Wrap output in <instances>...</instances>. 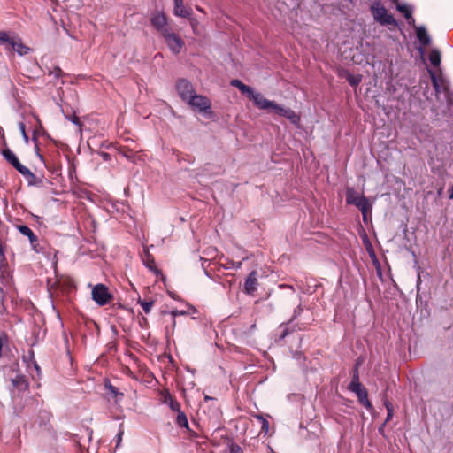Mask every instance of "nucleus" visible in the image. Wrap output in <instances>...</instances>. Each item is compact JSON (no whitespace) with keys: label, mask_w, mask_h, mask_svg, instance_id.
I'll return each instance as SVG.
<instances>
[{"label":"nucleus","mask_w":453,"mask_h":453,"mask_svg":"<svg viewBox=\"0 0 453 453\" xmlns=\"http://www.w3.org/2000/svg\"><path fill=\"white\" fill-rule=\"evenodd\" d=\"M16 228L18 231L24 236H27L29 240L31 249L36 252L40 253L42 251L43 248L40 245L38 237L34 234V232L25 225H17Z\"/></svg>","instance_id":"nucleus-10"},{"label":"nucleus","mask_w":453,"mask_h":453,"mask_svg":"<svg viewBox=\"0 0 453 453\" xmlns=\"http://www.w3.org/2000/svg\"><path fill=\"white\" fill-rule=\"evenodd\" d=\"M177 417H176V424L180 426V427H184V428H187L188 429V418L186 416V414L181 411V409L180 411H177Z\"/></svg>","instance_id":"nucleus-22"},{"label":"nucleus","mask_w":453,"mask_h":453,"mask_svg":"<svg viewBox=\"0 0 453 453\" xmlns=\"http://www.w3.org/2000/svg\"><path fill=\"white\" fill-rule=\"evenodd\" d=\"M303 311V308L301 304H299L295 310H294V312H293V315L291 317V319H289V321L288 322V324L291 323L292 321H294L296 319H297L301 314L302 312Z\"/></svg>","instance_id":"nucleus-30"},{"label":"nucleus","mask_w":453,"mask_h":453,"mask_svg":"<svg viewBox=\"0 0 453 453\" xmlns=\"http://www.w3.org/2000/svg\"><path fill=\"white\" fill-rule=\"evenodd\" d=\"M196 9H197L199 12H203V10L202 8L198 7V6L196 7Z\"/></svg>","instance_id":"nucleus-52"},{"label":"nucleus","mask_w":453,"mask_h":453,"mask_svg":"<svg viewBox=\"0 0 453 453\" xmlns=\"http://www.w3.org/2000/svg\"><path fill=\"white\" fill-rule=\"evenodd\" d=\"M441 193H442V188H441L438 190V195L440 196V195H441Z\"/></svg>","instance_id":"nucleus-49"},{"label":"nucleus","mask_w":453,"mask_h":453,"mask_svg":"<svg viewBox=\"0 0 453 453\" xmlns=\"http://www.w3.org/2000/svg\"><path fill=\"white\" fill-rule=\"evenodd\" d=\"M365 388L360 383V381H350L349 385V389L357 394V392H360Z\"/></svg>","instance_id":"nucleus-26"},{"label":"nucleus","mask_w":453,"mask_h":453,"mask_svg":"<svg viewBox=\"0 0 453 453\" xmlns=\"http://www.w3.org/2000/svg\"><path fill=\"white\" fill-rule=\"evenodd\" d=\"M347 80H348L349 85L355 87V86H357L360 83L361 77L360 76H354V75L349 74Z\"/></svg>","instance_id":"nucleus-31"},{"label":"nucleus","mask_w":453,"mask_h":453,"mask_svg":"<svg viewBox=\"0 0 453 453\" xmlns=\"http://www.w3.org/2000/svg\"><path fill=\"white\" fill-rule=\"evenodd\" d=\"M195 23H196V21H195V20H192V21H191V25H192V27H193V28H194V29H195V27H196V24H195Z\"/></svg>","instance_id":"nucleus-48"},{"label":"nucleus","mask_w":453,"mask_h":453,"mask_svg":"<svg viewBox=\"0 0 453 453\" xmlns=\"http://www.w3.org/2000/svg\"><path fill=\"white\" fill-rule=\"evenodd\" d=\"M176 90L179 96L185 103H187L195 93L192 83L186 79H180L177 81Z\"/></svg>","instance_id":"nucleus-8"},{"label":"nucleus","mask_w":453,"mask_h":453,"mask_svg":"<svg viewBox=\"0 0 453 453\" xmlns=\"http://www.w3.org/2000/svg\"><path fill=\"white\" fill-rule=\"evenodd\" d=\"M187 104L191 108L200 112H207L211 106V101L208 97L202 95H197L196 92L187 102Z\"/></svg>","instance_id":"nucleus-6"},{"label":"nucleus","mask_w":453,"mask_h":453,"mask_svg":"<svg viewBox=\"0 0 453 453\" xmlns=\"http://www.w3.org/2000/svg\"><path fill=\"white\" fill-rule=\"evenodd\" d=\"M162 37L165 39V42L173 53L178 54L180 52L182 47L184 46V42L180 35L173 33L172 29H170L165 34H164Z\"/></svg>","instance_id":"nucleus-7"},{"label":"nucleus","mask_w":453,"mask_h":453,"mask_svg":"<svg viewBox=\"0 0 453 453\" xmlns=\"http://www.w3.org/2000/svg\"><path fill=\"white\" fill-rule=\"evenodd\" d=\"M231 86L238 88L242 94H245L248 97L252 93L253 88L248 85H245L240 80L234 79L230 81Z\"/></svg>","instance_id":"nucleus-18"},{"label":"nucleus","mask_w":453,"mask_h":453,"mask_svg":"<svg viewBox=\"0 0 453 453\" xmlns=\"http://www.w3.org/2000/svg\"><path fill=\"white\" fill-rule=\"evenodd\" d=\"M14 51L23 56L28 53L30 49L25 46L19 38H12V41L10 44Z\"/></svg>","instance_id":"nucleus-15"},{"label":"nucleus","mask_w":453,"mask_h":453,"mask_svg":"<svg viewBox=\"0 0 453 453\" xmlns=\"http://www.w3.org/2000/svg\"><path fill=\"white\" fill-rule=\"evenodd\" d=\"M385 406H386V409L388 411L386 421H388L391 419V418L393 416V407H392V404L388 402L385 403Z\"/></svg>","instance_id":"nucleus-36"},{"label":"nucleus","mask_w":453,"mask_h":453,"mask_svg":"<svg viewBox=\"0 0 453 453\" xmlns=\"http://www.w3.org/2000/svg\"><path fill=\"white\" fill-rule=\"evenodd\" d=\"M267 426H268V422L265 419H263V428Z\"/></svg>","instance_id":"nucleus-46"},{"label":"nucleus","mask_w":453,"mask_h":453,"mask_svg":"<svg viewBox=\"0 0 453 453\" xmlns=\"http://www.w3.org/2000/svg\"><path fill=\"white\" fill-rule=\"evenodd\" d=\"M123 156L127 159L132 160L134 158V152L131 150H126L123 151Z\"/></svg>","instance_id":"nucleus-41"},{"label":"nucleus","mask_w":453,"mask_h":453,"mask_svg":"<svg viewBox=\"0 0 453 453\" xmlns=\"http://www.w3.org/2000/svg\"><path fill=\"white\" fill-rule=\"evenodd\" d=\"M449 199H453V186L450 188V189L449 190Z\"/></svg>","instance_id":"nucleus-45"},{"label":"nucleus","mask_w":453,"mask_h":453,"mask_svg":"<svg viewBox=\"0 0 453 453\" xmlns=\"http://www.w3.org/2000/svg\"><path fill=\"white\" fill-rule=\"evenodd\" d=\"M419 283H420V278L418 277V283H417L418 287L419 286Z\"/></svg>","instance_id":"nucleus-53"},{"label":"nucleus","mask_w":453,"mask_h":453,"mask_svg":"<svg viewBox=\"0 0 453 453\" xmlns=\"http://www.w3.org/2000/svg\"><path fill=\"white\" fill-rule=\"evenodd\" d=\"M91 296L93 301L99 306H104L113 299V296L109 291V288L102 283L93 287Z\"/></svg>","instance_id":"nucleus-2"},{"label":"nucleus","mask_w":453,"mask_h":453,"mask_svg":"<svg viewBox=\"0 0 453 453\" xmlns=\"http://www.w3.org/2000/svg\"><path fill=\"white\" fill-rule=\"evenodd\" d=\"M123 434H124V430H123V425L121 424L119 426V433L116 435V438L114 439V441H116V448L120 446L121 441H122Z\"/></svg>","instance_id":"nucleus-32"},{"label":"nucleus","mask_w":453,"mask_h":453,"mask_svg":"<svg viewBox=\"0 0 453 453\" xmlns=\"http://www.w3.org/2000/svg\"><path fill=\"white\" fill-rule=\"evenodd\" d=\"M428 73L436 94L444 93L449 97V83L443 77L441 71L440 70V73L437 74L434 71L428 69Z\"/></svg>","instance_id":"nucleus-4"},{"label":"nucleus","mask_w":453,"mask_h":453,"mask_svg":"<svg viewBox=\"0 0 453 453\" xmlns=\"http://www.w3.org/2000/svg\"><path fill=\"white\" fill-rule=\"evenodd\" d=\"M371 12L373 19L382 26H395L397 24L395 19L388 13L387 9L380 4H373L371 6Z\"/></svg>","instance_id":"nucleus-3"},{"label":"nucleus","mask_w":453,"mask_h":453,"mask_svg":"<svg viewBox=\"0 0 453 453\" xmlns=\"http://www.w3.org/2000/svg\"><path fill=\"white\" fill-rule=\"evenodd\" d=\"M358 365L359 363H357L355 368L352 372V380L351 381H359V373H358Z\"/></svg>","instance_id":"nucleus-37"},{"label":"nucleus","mask_w":453,"mask_h":453,"mask_svg":"<svg viewBox=\"0 0 453 453\" xmlns=\"http://www.w3.org/2000/svg\"><path fill=\"white\" fill-rule=\"evenodd\" d=\"M188 158H185L184 157L180 158L179 160L181 161V160H185V161H188V163H193L194 162V157H190V156H187Z\"/></svg>","instance_id":"nucleus-44"},{"label":"nucleus","mask_w":453,"mask_h":453,"mask_svg":"<svg viewBox=\"0 0 453 453\" xmlns=\"http://www.w3.org/2000/svg\"><path fill=\"white\" fill-rule=\"evenodd\" d=\"M1 154L3 155L4 159L9 164H11L19 173L25 172V173H27V167H26L19 162L17 156L9 148L3 149Z\"/></svg>","instance_id":"nucleus-11"},{"label":"nucleus","mask_w":453,"mask_h":453,"mask_svg":"<svg viewBox=\"0 0 453 453\" xmlns=\"http://www.w3.org/2000/svg\"><path fill=\"white\" fill-rule=\"evenodd\" d=\"M33 217L36 219V221H39V216L33 215Z\"/></svg>","instance_id":"nucleus-50"},{"label":"nucleus","mask_w":453,"mask_h":453,"mask_svg":"<svg viewBox=\"0 0 453 453\" xmlns=\"http://www.w3.org/2000/svg\"><path fill=\"white\" fill-rule=\"evenodd\" d=\"M65 119H67L68 120H70L71 122H73V124H75L76 126H79L81 127V123L79 119V118L73 114V115H68V114H65Z\"/></svg>","instance_id":"nucleus-35"},{"label":"nucleus","mask_w":453,"mask_h":453,"mask_svg":"<svg viewBox=\"0 0 453 453\" xmlns=\"http://www.w3.org/2000/svg\"><path fill=\"white\" fill-rule=\"evenodd\" d=\"M12 38L13 37H10L7 33L5 32H0V42L4 43V42H7L9 44H11L12 41Z\"/></svg>","instance_id":"nucleus-34"},{"label":"nucleus","mask_w":453,"mask_h":453,"mask_svg":"<svg viewBox=\"0 0 453 453\" xmlns=\"http://www.w3.org/2000/svg\"><path fill=\"white\" fill-rule=\"evenodd\" d=\"M356 395L357 396L358 402L367 410H372V403L368 399V393L366 388L363 389L360 392H357Z\"/></svg>","instance_id":"nucleus-19"},{"label":"nucleus","mask_w":453,"mask_h":453,"mask_svg":"<svg viewBox=\"0 0 453 453\" xmlns=\"http://www.w3.org/2000/svg\"><path fill=\"white\" fill-rule=\"evenodd\" d=\"M248 98L253 102L257 108L274 112L289 119L293 124H296L300 120L299 116L293 110L278 104L274 101L266 99L261 93L256 92L254 89Z\"/></svg>","instance_id":"nucleus-1"},{"label":"nucleus","mask_w":453,"mask_h":453,"mask_svg":"<svg viewBox=\"0 0 453 453\" xmlns=\"http://www.w3.org/2000/svg\"><path fill=\"white\" fill-rule=\"evenodd\" d=\"M173 13L181 18H189L191 12L184 7L183 1L174 2Z\"/></svg>","instance_id":"nucleus-16"},{"label":"nucleus","mask_w":453,"mask_h":453,"mask_svg":"<svg viewBox=\"0 0 453 453\" xmlns=\"http://www.w3.org/2000/svg\"><path fill=\"white\" fill-rule=\"evenodd\" d=\"M19 173L25 177L28 185H36L37 184L36 176L28 168H27V173H25V172Z\"/></svg>","instance_id":"nucleus-24"},{"label":"nucleus","mask_w":453,"mask_h":453,"mask_svg":"<svg viewBox=\"0 0 453 453\" xmlns=\"http://www.w3.org/2000/svg\"><path fill=\"white\" fill-rule=\"evenodd\" d=\"M369 200L364 196L358 194L353 188H347L346 189V203L347 204L360 207L361 204L365 203Z\"/></svg>","instance_id":"nucleus-12"},{"label":"nucleus","mask_w":453,"mask_h":453,"mask_svg":"<svg viewBox=\"0 0 453 453\" xmlns=\"http://www.w3.org/2000/svg\"><path fill=\"white\" fill-rule=\"evenodd\" d=\"M35 368H36L37 370H39V366H38V365H37L36 363H35Z\"/></svg>","instance_id":"nucleus-54"},{"label":"nucleus","mask_w":453,"mask_h":453,"mask_svg":"<svg viewBox=\"0 0 453 453\" xmlns=\"http://www.w3.org/2000/svg\"><path fill=\"white\" fill-rule=\"evenodd\" d=\"M257 287V272L252 271L249 273L244 283V292L248 295H252Z\"/></svg>","instance_id":"nucleus-14"},{"label":"nucleus","mask_w":453,"mask_h":453,"mask_svg":"<svg viewBox=\"0 0 453 453\" xmlns=\"http://www.w3.org/2000/svg\"><path fill=\"white\" fill-rule=\"evenodd\" d=\"M150 23L161 35L171 29L167 24V18L163 12H153L150 15Z\"/></svg>","instance_id":"nucleus-5"},{"label":"nucleus","mask_w":453,"mask_h":453,"mask_svg":"<svg viewBox=\"0 0 453 453\" xmlns=\"http://www.w3.org/2000/svg\"><path fill=\"white\" fill-rule=\"evenodd\" d=\"M430 64L434 67H440L441 65V52L438 49H433L429 54Z\"/></svg>","instance_id":"nucleus-21"},{"label":"nucleus","mask_w":453,"mask_h":453,"mask_svg":"<svg viewBox=\"0 0 453 453\" xmlns=\"http://www.w3.org/2000/svg\"><path fill=\"white\" fill-rule=\"evenodd\" d=\"M163 403L167 404L173 411L180 410V403L169 393L163 396Z\"/></svg>","instance_id":"nucleus-17"},{"label":"nucleus","mask_w":453,"mask_h":453,"mask_svg":"<svg viewBox=\"0 0 453 453\" xmlns=\"http://www.w3.org/2000/svg\"><path fill=\"white\" fill-rule=\"evenodd\" d=\"M107 388L110 390V392L114 395V396H118V395H120L121 397L124 395L122 393H119L118 388L114 386H112L111 384H109L107 386Z\"/></svg>","instance_id":"nucleus-38"},{"label":"nucleus","mask_w":453,"mask_h":453,"mask_svg":"<svg viewBox=\"0 0 453 453\" xmlns=\"http://www.w3.org/2000/svg\"><path fill=\"white\" fill-rule=\"evenodd\" d=\"M19 130H20V132L22 134V136L25 139V141L27 142L28 141V135L26 133V125L23 122H19Z\"/></svg>","instance_id":"nucleus-39"},{"label":"nucleus","mask_w":453,"mask_h":453,"mask_svg":"<svg viewBox=\"0 0 453 453\" xmlns=\"http://www.w3.org/2000/svg\"><path fill=\"white\" fill-rule=\"evenodd\" d=\"M187 311H180V310H174L172 311V315L173 317L179 316V315H186Z\"/></svg>","instance_id":"nucleus-43"},{"label":"nucleus","mask_w":453,"mask_h":453,"mask_svg":"<svg viewBox=\"0 0 453 453\" xmlns=\"http://www.w3.org/2000/svg\"><path fill=\"white\" fill-rule=\"evenodd\" d=\"M8 275L9 272L6 262L4 261L0 263V277L2 278L3 281H7Z\"/></svg>","instance_id":"nucleus-27"},{"label":"nucleus","mask_w":453,"mask_h":453,"mask_svg":"<svg viewBox=\"0 0 453 453\" xmlns=\"http://www.w3.org/2000/svg\"><path fill=\"white\" fill-rule=\"evenodd\" d=\"M228 449H229V453H242V448L238 444L234 443V442H231L228 445Z\"/></svg>","instance_id":"nucleus-33"},{"label":"nucleus","mask_w":453,"mask_h":453,"mask_svg":"<svg viewBox=\"0 0 453 453\" xmlns=\"http://www.w3.org/2000/svg\"><path fill=\"white\" fill-rule=\"evenodd\" d=\"M396 8L400 12L403 13L405 19H407L410 25L415 22L411 15L412 10L411 9V7L405 4H397Z\"/></svg>","instance_id":"nucleus-20"},{"label":"nucleus","mask_w":453,"mask_h":453,"mask_svg":"<svg viewBox=\"0 0 453 453\" xmlns=\"http://www.w3.org/2000/svg\"><path fill=\"white\" fill-rule=\"evenodd\" d=\"M280 329L281 331H280V334L279 338H278L279 342L282 341L286 336H288L290 334L289 329L284 324H281L280 326Z\"/></svg>","instance_id":"nucleus-29"},{"label":"nucleus","mask_w":453,"mask_h":453,"mask_svg":"<svg viewBox=\"0 0 453 453\" xmlns=\"http://www.w3.org/2000/svg\"><path fill=\"white\" fill-rule=\"evenodd\" d=\"M358 209L360 210V211L362 213V218H363L364 222L366 223L368 220V218L372 212V204L368 201L365 203L361 204V206L358 207Z\"/></svg>","instance_id":"nucleus-23"},{"label":"nucleus","mask_w":453,"mask_h":453,"mask_svg":"<svg viewBox=\"0 0 453 453\" xmlns=\"http://www.w3.org/2000/svg\"><path fill=\"white\" fill-rule=\"evenodd\" d=\"M52 74H54L55 77L58 78L62 75L63 72L60 69V67L57 66L54 68V70L51 72Z\"/></svg>","instance_id":"nucleus-42"},{"label":"nucleus","mask_w":453,"mask_h":453,"mask_svg":"<svg viewBox=\"0 0 453 453\" xmlns=\"http://www.w3.org/2000/svg\"><path fill=\"white\" fill-rule=\"evenodd\" d=\"M109 157V154L108 153H104V158H107Z\"/></svg>","instance_id":"nucleus-51"},{"label":"nucleus","mask_w":453,"mask_h":453,"mask_svg":"<svg viewBox=\"0 0 453 453\" xmlns=\"http://www.w3.org/2000/svg\"><path fill=\"white\" fill-rule=\"evenodd\" d=\"M11 381L12 385L11 393L13 399L28 390L29 383L24 375L18 374Z\"/></svg>","instance_id":"nucleus-9"},{"label":"nucleus","mask_w":453,"mask_h":453,"mask_svg":"<svg viewBox=\"0 0 453 453\" xmlns=\"http://www.w3.org/2000/svg\"><path fill=\"white\" fill-rule=\"evenodd\" d=\"M416 35L417 38L421 44V46L418 49V51L421 55L424 54L425 50L424 48L428 46L431 42V38L426 29L425 27H418L416 28Z\"/></svg>","instance_id":"nucleus-13"},{"label":"nucleus","mask_w":453,"mask_h":453,"mask_svg":"<svg viewBox=\"0 0 453 453\" xmlns=\"http://www.w3.org/2000/svg\"><path fill=\"white\" fill-rule=\"evenodd\" d=\"M242 263L241 261L239 262H230L228 263L226 268H234V269H240L242 267Z\"/></svg>","instance_id":"nucleus-40"},{"label":"nucleus","mask_w":453,"mask_h":453,"mask_svg":"<svg viewBox=\"0 0 453 453\" xmlns=\"http://www.w3.org/2000/svg\"><path fill=\"white\" fill-rule=\"evenodd\" d=\"M210 400H213V398H211V397H210V396H207V395L204 397V401H205V402H208V401H210Z\"/></svg>","instance_id":"nucleus-47"},{"label":"nucleus","mask_w":453,"mask_h":453,"mask_svg":"<svg viewBox=\"0 0 453 453\" xmlns=\"http://www.w3.org/2000/svg\"><path fill=\"white\" fill-rule=\"evenodd\" d=\"M0 293L2 296L4 295L3 289L1 288H0Z\"/></svg>","instance_id":"nucleus-56"},{"label":"nucleus","mask_w":453,"mask_h":453,"mask_svg":"<svg viewBox=\"0 0 453 453\" xmlns=\"http://www.w3.org/2000/svg\"><path fill=\"white\" fill-rule=\"evenodd\" d=\"M144 252L146 258H143V263L148 268L152 270L154 265V258L150 255V253L147 250H144Z\"/></svg>","instance_id":"nucleus-28"},{"label":"nucleus","mask_w":453,"mask_h":453,"mask_svg":"<svg viewBox=\"0 0 453 453\" xmlns=\"http://www.w3.org/2000/svg\"><path fill=\"white\" fill-rule=\"evenodd\" d=\"M189 309H191L194 311H196V309L193 306H189Z\"/></svg>","instance_id":"nucleus-55"},{"label":"nucleus","mask_w":453,"mask_h":453,"mask_svg":"<svg viewBox=\"0 0 453 453\" xmlns=\"http://www.w3.org/2000/svg\"><path fill=\"white\" fill-rule=\"evenodd\" d=\"M138 303L142 306L143 311L148 314L150 312L151 308L154 304L153 301H147V300H142L139 299Z\"/></svg>","instance_id":"nucleus-25"}]
</instances>
